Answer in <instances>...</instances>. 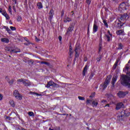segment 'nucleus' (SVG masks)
Listing matches in <instances>:
<instances>
[{
    "label": "nucleus",
    "mask_w": 130,
    "mask_h": 130,
    "mask_svg": "<svg viewBox=\"0 0 130 130\" xmlns=\"http://www.w3.org/2000/svg\"><path fill=\"white\" fill-rule=\"evenodd\" d=\"M117 78H118V77L117 76V74H115L113 76V78H112V81H111V83L112 84L113 87H114V84H115V82L117 80Z\"/></svg>",
    "instance_id": "10"
},
{
    "label": "nucleus",
    "mask_w": 130,
    "mask_h": 130,
    "mask_svg": "<svg viewBox=\"0 0 130 130\" xmlns=\"http://www.w3.org/2000/svg\"><path fill=\"white\" fill-rule=\"evenodd\" d=\"M17 21L18 22H21L22 21V17L20 16L17 17Z\"/></svg>",
    "instance_id": "34"
},
{
    "label": "nucleus",
    "mask_w": 130,
    "mask_h": 130,
    "mask_svg": "<svg viewBox=\"0 0 130 130\" xmlns=\"http://www.w3.org/2000/svg\"><path fill=\"white\" fill-rule=\"evenodd\" d=\"M123 71L124 72H127V75L122 76L121 84V85H123V86H125V87L130 88V72H128V71H129V66H128V64L125 67Z\"/></svg>",
    "instance_id": "1"
},
{
    "label": "nucleus",
    "mask_w": 130,
    "mask_h": 130,
    "mask_svg": "<svg viewBox=\"0 0 130 130\" xmlns=\"http://www.w3.org/2000/svg\"><path fill=\"white\" fill-rule=\"evenodd\" d=\"M62 38H61V36H59V37H58V39H59V41H61Z\"/></svg>",
    "instance_id": "52"
},
{
    "label": "nucleus",
    "mask_w": 130,
    "mask_h": 130,
    "mask_svg": "<svg viewBox=\"0 0 130 130\" xmlns=\"http://www.w3.org/2000/svg\"><path fill=\"white\" fill-rule=\"evenodd\" d=\"M37 7L38 8V9H42V8H43V6H42V3H38L37 4Z\"/></svg>",
    "instance_id": "26"
},
{
    "label": "nucleus",
    "mask_w": 130,
    "mask_h": 130,
    "mask_svg": "<svg viewBox=\"0 0 130 130\" xmlns=\"http://www.w3.org/2000/svg\"><path fill=\"white\" fill-rule=\"evenodd\" d=\"M109 107V104H107L104 107Z\"/></svg>",
    "instance_id": "56"
},
{
    "label": "nucleus",
    "mask_w": 130,
    "mask_h": 130,
    "mask_svg": "<svg viewBox=\"0 0 130 130\" xmlns=\"http://www.w3.org/2000/svg\"><path fill=\"white\" fill-rule=\"evenodd\" d=\"M16 99H17V100H22L23 99V96L21 94H19L15 96Z\"/></svg>",
    "instance_id": "22"
},
{
    "label": "nucleus",
    "mask_w": 130,
    "mask_h": 130,
    "mask_svg": "<svg viewBox=\"0 0 130 130\" xmlns=\"http://www.w3.org/2000/svg\"><path fill=\"white\" fill-rule=\"evenodd\" d=\"M72 54H73V51H69V56L70 57L72 56Z\"/></svg>",
    "instance_id": "44"
},
{
    "label": "nucleus",
    "mask_w": 130,
    "mask_h": 130,
    "mask_svg": "<svg viewBox=\"0 0 130 130\" xmlns=\"http://www.w3.org/2000/svg\"><path fill=\"white\" fill-rule=\"evenodd\" d=\"M28 114L29 116H34V113L33 112H28Z\"/></svg>",
    "instance_id": "33"
},
{
    "label": "nucleus",
    "mask_w": 130,
    "mask_h": 130,
    "mask_svg": "<svg viewBox=\"0 0 130 130\" xmlns=\"http://www.w3.org/2000/svg\"><path fill=\"white\" fill-rule=\"evenodd\" d=\"M24 40H25V41H26L27 43H28V44H30V42L29 41V40H28V39H27V38H24Z\"/></svg>",
    "instance_id": "43"
},
{
    "label": "nucleus",
    "mask_w": 130,
    "mask_h": 130,
    "mask_svg": "<svg viewBox=\"0 0 130 130\" xmlns=\"http://www.w3.org/2000/svg\"><path fill=\"white\" fill-rule=\"evenodd\" d=\"M106 37L107 38V39H108L107 41L109 42V41H110V37H109L108 35H106Z\"/></svg>",
    "instance_id": "36"
},
{
    "label": "nucleus",
    "mask_w": 130,
    "mask_h": 130,
    "mask_svg": "<svg viewBox=\"0 0 130 130\" xmlns=\"http://www.w3.org/2000/svg\"><path fill=\"white\" fill-rule=\"evenodd\" d=\"M102 50V39L101 40V41L99 44V52H100Z\"/></svg>",
    "instance_id": "24"
},
{
    "label": "nucleus",
    "mask_w": 130,
    "mask_h": 130,
    "mask_svg": "<svg viewBox=\"0 0 130 130\" xmlns=\"http://www.w3.org/2000/svg\"><path fill=\"white\" fill-rule=\"evenodd\" d=\"M98 61H100L101 60V57H99L97 59Z\"/></svg>",
    "instance_id": "51"
},
{
    "label": "nucleus",
    "mask_w": 130,
    "mask_h": 130,
    "mask_svg": "<svg viewBox=\"0 0 130 130\" xmlns=\"http://www.w3.org/2000/svg\"><path fill=\"white\" fill-rule=\"evenodd\" d=\"M78 99H79V100H85V98L83 96H79Z\"/></svg>",
    "instance_id": "37"
},
{
    "label": "nucleus",
    "mask_w": 130,
    "mask_h": 130,
    "mask_svg": "<svg viewBox=\"0 0 130 130\" xmlns=\"http://www.w3.org/2000/svg\"><path fill=\"white\" fill-rule=\"evenodd\" d=\"M86 3L87 5H90L91 4V0H86Z\"/></svg>",
    "instance_id": "42"
},
{
    "label": "nucleus",
    "mask_w": 130,
    "mask_h": 130,
    "mask_svg": "<svg viewBox=\"0 0 130 130\" xmlns=\"http://www.w3.org/2000/svg\"><path fill=\"white\" fill-rule=\"evenodd\" d=\"M127 19H128V15L126 13L123 14L120 17V20H121V21H123L124 20H127Z\"/></svg>",
    "instance_id": "14"
},
{
    "label": "nucleus",
    "mask_w": 130,
    "mask_h": 130,
    "mask_svg": "<svg viewBox=\"0 0 130 130\" xmlns=\"http://www.w3.org/2000/svg\"><path fill=\"white\" fill-rule=\"evenodd\" d=\"M3 12H4V11H3V9L0 8V13H2V14H3Z\"/></svg>",
    "instance_id": "53"
},
{
    "label": "nucleus",
    "mask_w": 130,
    "mask_h": 130,
    "mask_svg": "<svg viewBox=\"0 0 130 130\" xmlns=\"http://www.w3.org/2000/svg\"><path fill=\"white\" fill-rule=\"evenodd\" d=\"M50 86L53 87L54 88H58V87H59V85H58V84L54 83L52 81H50L48 82V84H47V87L49 88Z\"/></svg>",
    "instance_id": "5"
},
{
    "label": "nucleus",
    "mask_w": 130,
    "mask_h": 130,
    "mask_svg": "<svg viewBox=\"0 0 130 130\" xmlns=\"http://www.w3.org/2000/svg\"><path fill=\"white\" fill-rule=\"evenodd\" d=\"M36 41L37 42H39V41H40V40L37 38V37H36Z\"/></svg>",
    "instance_id": "50"
},
{
    "label": "nucleus",
    "mask_w": 130,
    "mask_h": 130,
    "mask_svg": "<svg viewBox=\"0 0 130 130\" xmlns=\"http://www.w3.org/2000/svg\"><path fill=\"white\" fill-rule=\"evenodd\" d=\"M79 50H80V47L79 46H76L75 47V58L74 59V60H76L77 57H79V56H80V54L78 53L79 52Z\"/></svg>",
    "instance_id": "9"
},
{
    "label": "nucleus",
    "mask_w": 130,
    "mask_h": 130,
    "mask_svg": "<svg viewBox=\"0 0 130 130\" xmlns=\"http://www.w3.org/2000/svg\"><path fill=\"white\" fill-rule=\"evenodd\" d=\"M124 114L125 116H129L130 113L129 112H126V111H124Z\"/></svg>",
    "instance_id": "29"
},
{
    "label": "nucleus",
    "mask_w": 130,
    "mask_h": 130,
    "mask_svg": "<svg viewBox=\"0 0 130 130\" xmlns=\"http://www.w3.org/2000/svg\"><path fill=\"white\" fill-rule=\"evenodd\" d=\"M63 15H64V11L62 10L61 13V17H63Z\"/></svg>",
    "instance_id": "41"
},
{
    "label": "nucleus",
    "mask_w": 130,
    "mask_h": 130,
    "mask_svg": "<svg viewBox=\"0 0 130 130\" xmlns=\"http://www.w3.org/2000/svg\"><path fill=\"white\" fill-rule=\"evenodd\" d=\"M7 31H11V29H10V28H9V27H8V28H7Z\"/></svg>",
    "instance_id": "59"
},
{
    "label": "nucleus",
    "mask_w": 130,
    "mask_h": 130,
    "mask_svg": "<svg viewBox=\"0 0 130 130\" xmlns=\"http://www.w3.org/2000/svg\"><path fill=\"white\" fill-rule=\"evenodd\" d=\"M127 94H128V92L127 91L124 92L122 91H120L117 93V95L119 98H123V97H125V96L127 95Z\"/></svg>",
    "instance_id": "8"
},
{
    "label": "nucleus",
    "mask_w": 130,
    "mask_h": 130,
    "mask_svg": "<svg viewBox=\"0 0 130 130\" xmlns=\"http://www.w3.org/2000/svg\"><path fill=\"white\" fill-rule=\"evenodd\" d=\"M5 50H8V51H9L11 53H18V52H21V50H20V49H12L6 47L5 48Z\"/></svg>",
    "instance_id": "6"
},
{
    "label": "nucleus",
    "mask_w": 130,
    "mask_h": 130,
    "mask_svg": "<svg viewBox=\"0 0 130 130\" xmlns=\"http://www.w3.org/2000/svg\"><path fill=\"white\" fill-rule=\"evenodd\" d=\"M122 47H123V44L121 43H118V49H122Z\"/></svg>",
    "instance_id": "25"
},
{
    "label": "nucleus",
    "mask_w": 130,
    "mask_h": 130,
    "mask_svg": "<svg viewBox=\"0 0 130 130\" xmlns=\"http://www.w3.org/2000/svg\"><path fill=\"white\" fill-rule=\"evenodd\" d=\"M13 10H14V12H16V8L15 7V6H13Z\"/></svg>",
    "instance_id": "54"
},
{
    "label": "nucleus",
    "mask_w": 130,
    "mask_h": 130,
    "mask_svg": "<svg viewBox=\"0 0 130 130\" xmlns=\"http://www.w3.org/2000/svg\"><path fill=\"white\" fill-rule=\"evenodd\" d=\"M93 77H94V74L91 73L89 76L90 79H92V78H93Z\"/></svg>",
    "instance_id": "45"
},
{
    "label": "nucleus",
    "mask_w": 130,
    "mask_h": 130,
    "mask_svg": "<svg viewBox=\"0 0 130 130\" xmlns=\"http://www.w3.org/2000/svg\"><path fill=\"white\" fill-rule=\"evenodd\" d=\"M113 2H115V3H117V2L118 1V0H113Z\"/></svg>",
    "instance_id": "60"
},
{
    "label": "nucleus",
    "mask_w": 130,
    "mask_h": 130,
    "mask_svg": "<svg viewBox=\"0 0 130 130\" xmlns=\"http://www.w3.org/2000/svg\"><path fill=\"white\" fill-rule=\"evenodd\" d=\"M69 51H73V49H72V48H70Z\"/></svg>",
    "instance_id": "58"
},
{
    "label": "nucleus",
    "mask_w": 130,
    "mask_h": 130,
    "mask_svg": "<svg viewBox=\"0 0 130 130\" xmlns=\"http://www.w3.org/2000/svg\"><path fill=\"white\" fill-rule=\"evenodd\" d=\"M90 30V25L88 26V33H89V31Z\"/></svg>",
    "instance_id": "55"
},
{
    "label": "nucleus",
    "mask_w": 130,
    "mask_h": 130,
    "mask_svg": "<svg viewBox=\"0 0 130 130\" xmlns=\"http://www.w3.org/2000/svg\"><path fill=\"white\" fill-rule=\"evenodd\" d=\"M9 23H10V24H12V22L11 21L9 22Z\"/></svg>",
    "instance_id": "62"
},
{
    "label": "nucleus",
    "mask_w": 130,
    "mask_h": 130,
    "mask_svg": "<svg viewBox=\"0 0 130 130\" xmlns=\"http://www.w3.org/2000/svg\"><path fill=\"white\" fill-rule=\"evenodd\" d=\"M117 35H124V31L121 29L118 30L116 31Z\"/></svg>",
    "instance_id": "18"
},
{
    "label": "nucleus",
    "mask_w": 130,
    "mask_h": 130,
    "mask_svg": "<svg viewBox=\"0 0 130 130\" xmlns=\"http://www.w3.org/2000/svg\"><path fill=\"white\" fill-rule=\"evenodd\" d=\"M88 65H86L83 69V71L82 72V75L83 76H86V73H87V71H88Z\"/></svg>",
    "instance_id": "15"
},
{
    "label": "nucleus",
    "mask_w": 130,
    "mask_h": 130,
    "mask_svg": "<svg viewBox=\"0 0 130 130\" xmlns=\"http://www.w3.org/2000/svg\"><path fill=\"white\" fill-rule=\"evenodd\" d=\"M10 29H11L12 31H15V30H16V27L14 26H11Z\"/></svg>",
    "instance_id": "40"
},
{
    "label": "nucleus",
    "mask_w": 130,
    "mask_h": 130,
    "mask_svg": "<svg viewBox=\"0 0 130 130\" xmlns=\"http://www.w3.org/2000/svg\"><path fill=\"white\" fill-rule=\"evenodd\" d=\"M95 92H93L91 95L90 96V98L94 97L95 96Z\"/></svg>",
    "instance_id": "47"
},
{
    "label": "nucleus",
    "mask_w": 130,
    "mask_h": 130,
    "mask_svg": "<svg viewBox=\"0 0 130 130\" xmlns=\"http://www.w3.org/2000/svg\"><path fill=\"white\" fill-rule=\"evenodd\" d=\"M29 44H28V43L27 42V43H24V45H29Z\"/></svg>",
    "instance_id": "57"
},
{
    "label": "nucleus",
    "mask_w": 130,
    "mask_h": 130,
    "mask_svg": "<svg viewBox=\"0 0 130 130\" xmlns=\"http://www.w3.org/2000/svg\"><path fill=\"white\" fill-rule=\"evenodd\" d=\"M97 105H98V102H97L95 101H93L92 102V106L93 107H97Z\"/></svg>",
    "instance_id": "27"
},
{
    "label": "nucleus",
    "mask_w": 130,
    "mask_h": 130,
    "mask_svg": "<svg viewBox=\"0 0 130 130\" xmlns=\"http://www.w3.org/2000/svg\"><path fill=\"white\" fill-rule=\"evenodd\" d=\"M73 31H74V25H70L67 30L66 35H67V36H71V35H72V34L73 33Z\"/></svg>",
    "instance_id": "4"
},
{
    "label": "nucleus",
    "mask_w": 130,
    "mask_h": 130,
    "mask_svg": "<svg viewBox=\"0 0 130 130\" xmlns=\"http://www.w3.org/2000/svg\"><path fill=\"white\" fill-rule=\"evenodd\" d=\"M9 57H11V55H9Z\"/></svg>",
    "instance_id": "64"
},
{
    "label": "nucleus",
    "mask_w": 130,
    "mask_h": 130,
    "mask_svg": "<svg viewBox=\"0 0 130 130\" xmlns=\"http://www.w3.org/2000/svg\"><path fill=\"white\" fill-rule=\"evenodd\" d=\"M20 94V93H19V91L18 90H15L13 93L14 96L15 97L17 96L18 95Z\"/></svg>",
    "instance_id": "28"
},
{
    "label": "nucleus",
    "mask_w": 130,
    "mask_h": 130,
    "mask_svg": "<svg viewBox=\"0 0 130 130\" xmlns=\"http://www.w3.org/2000/svg\"><path fill=\"white\" fill-rule=\"evenodd\" d=\"M8 11H9V13L12 14V7L9 6Z\"/></svg>",
    "instance_id": "39"
},
{
    "label": "nucleus",
    "mask_w": 130,
    "mask_h": 130,
    "mask_svg": "<svg viewBox=\"0 0 130 130\" xmlns=\"http://www.w3.org/2000/svg\"><path fill=\"white\" fill-rule=\"evenodd\" d=\"M124 105L122 103H119L116 106V110H119L120 108H123Z\"/></svg>",
    "instance_id": "13"
},
{
    "label": "nucleus",
    "mask_w": 130,
    "mask_h": 130,
    "mask_svg": "<svg viewBox=\"0 0 130 130\" xmlns=\"http://www.w3.org/2000/svg\"><path fill=\"white\" fill-rule=\"evenodd\" d=\"M17 4V1L16 0H13V4L16 5Z\"/></svg>",
    "instance_id": "48"
},
{
    "label": "nucleus",
    "mask_w": 130,
    "mask_h": 130,
    "mask_svg": "<svg viewBox=\"0 0 130 130\" xmlns=\"http://www.w3.org/2000/svg\"><path fill=\"white\" fill-rule=\"evenodd\" d=\"M103 23H104L105 26L106 27H107V28H108V24H107V22L106 21V20H103Z\"/></svg>",
    "instance_id": "32"
},
{
    "label": "nucleus",
    "mask_w": 130,
    "mask_h": 130,
    "mask_svg": "<svg viewBox=\"0 0 130 130\" xmlns=\"http://www.w3.org/2000/svg\"><path fill=\"white\" fill-rule=\"evenodd\" d=\"M2 15H3V16H5V18H6L7 20H10V16H9V15L7 13V12H6V10L3 11V12L2 13Z\"/></svg>",
    "instance_id": "17"
},
{
    "label": "nucleus",
    "mask_w": 130,
    "mask_h": 130,
    "mask_svg": "<svg viewBox=\"0 0 130 130\" xmlns=\"http://www.w3.org/2000/svg\"><path fill=\"white\" fill-rule=\"evenodd\" d=\"M71 21H72V19H71V18H69L67 16H66L64 18L63 21L64 22V23H68V22H71Z\"/></svg>",
    "instance_id": "19"
},
{
    "label": "nucleus",
    "mask_w": 130,
    "mask_h": 130,
    "mask_svg": "<svg viewBox=\"0 0 130 130\" xmlns=\"http://www.w3.org/2000/svg\"><path fill=\"white\" fill-rule=\"evenodd\" d=\"M18 83H23L24 86L28 87V86H31V82H30L28 80L25 79H19L17 80Z\"/></svg>",
    "instance_id": "3"
},
{
    "label": "nucleus",
    "mask_w": 130,
    "mask_h": 130,
    "mask_svg": "<svg viewBox=\"0 0 130 130\" xmlns=\"http://www.w3.org/2000/svg\"><path fill=\"white\" fill-rule=\"evenodd\" d=\"M127 8H128V6H126V4H125V3H123L119 6V11H121L126 10Z\"/></svg>",
    "instance_id": "7"
},
{
    "label": "nucleus",
    "mask_w": 130,
    "mask_h": 130,
    "mask_svg": "<svg viewBox=\"0 0 130 130\" xmlns=\"http://www.w3.org/2000/svg\"><path fill=\"white\" fill-rule=\"evenodd\" d=\"M40 63H41V64H46V66H47L48 67H51V64L50 63L48 62H45V61H41L40 62Z\"/></svg>",
    "instance_id": "21"
},
{
    "label": "nucleus",
    "mask_w": 130,
    "mask_h": 130,
    "mask_svg": "<svg viewBox=\"0 0 130 130\" xmlns=\"http://www.w3.org/2000/svg\"><path fill=\"white\" fill-rule=\"evenodd\" d=\"M3 94H0V101H2L3 100Z\"/></svg>",
    "instance_id": "49"
},
{
    "label": "nucleus",
    "mask_w": 130,
    "mask_h": 130,
    "mask_svg": "<svg viewBox=\"0 0 130 130\" xmlns=\"http://www.w3.org/2000/svg\"><path fill=\"white\" fill-rule=\"evenodd\" d=\"M111 80V76H108L105 82L103 84H101V87H102L103 90H105V89L107 88V86H108V84L110 83Z\"/></svg>",
    "instance_id": "2"
},
{
    "label": "nucleus",
    "mask_w": 130,
    "mask_h": 130,
    "mask_svg": "<svg viewBox=\"0 0 130 130\" xmlns=\"http://www.w3.org/2000/svg\"><path fill=\"white\" fill-rule=\"evenodd\" d=\"M118 61H119V58H118L116 61V62L115 63V64H114L113 67V70H115V69H116L117 67V64L118 63Z\"/></svg>",
    "instance_id": "23"
},
{
    "label": "nucleus",
    "mask_w": 130,
    "mask_h": 130,
    "mask_svg": "<svg viewBox=\"0 0 130 130\" xmlns=\"http://www.w3.org/2000/svg\"><path fill=\"white\" fill-rule=\"evenodd\" d=\"M108 32L109 33V34H110V35H111V34H110V31H109V30L108 31Z\"/></svg>",
    "instance_id": "61"
},
{
    "label": "nucleus",
    "mask_w": 130,
    "mask_h": 130,
    "mask_svg": "<svg viewBox=\"0 0 130 130\" xmlns=\"http://www.w3.org/2000/svg\"><path fill=\"white\" fill-rule=\"evenodd\" d=\"M55 130H60V127H59V126L55 127Z\"/></svg>",
    "instance_id": "46"
},
{
    "label": "nucleus",
    "mask_w": 130,
    "mask_h": 130,
    "mask_svg": "<svg viewBox=\"0 0 130 130\" xmlns=\"http://www.w3.org/2000/svg\"><path fill=\"white\" fill-rule=\"evenodd\" d=\"M107 101L105 100H103L101 102V104L102 105H104V104H107Z\"/></svg>",
    "instance_id": "31"
},
{
    "label": "nucleus",
    "mask_w": 130,
    "mask_h": 130,
    "mask_svg": "<svg viewBox=\"0 0 130 130\" xmlns=\"http://www.w3.org/2000/svg\"><path fill=\"white\" fill-rule=\"evenodd\" d=\"M97 31H98V25H97V21L94 20L93 27V33H95Z\"/></svg>",
    "instance_id": "11"
},
{
    "label": "nucleus",
    "mask_w": 130,
    "mask_h": 130,
    "mask_svg": "<svg viewBox=\"0 0 130 130\" xmlns=\"http://www.w3.org/2000/svg\"><path fill=\"white\" fill-rule=\"evenodd\" d=\"M53 15H54V11H53V9H51L49 13V20H50V21L52 20V18H53Z\"/></svg>",
    "instance_id": "12"
},
{
    "label": "nucleus",
    "mask_w": 130,
    "mask_h": 130,
    "mask_svg": "<svg viewBox=\"0 0 130 130\" xmlns=\"http://www.w3.org/2000/svg\"><path fill=\"white\" fill-rule=\"evenodd\" d=\"M91 102H92V101H91V100H87L86 101V104H91Z\"/></svg>",
    "instance_id": "38"
},
{
    "label": "nucleus",
    "mask_w": 130,
    "mask_h": 130,
    "mask_svg": "<svg viewBox=\"0 0 130 130\" xmlns=\"http://www.w3.org/2000/svg\"><path fill=\"white\" fill-rule=\"evenodd\" d=\"M6 80L7 81L8 83L10 84V85H13L14 83V79L10 80L8 76L6 77Z\"/></svg>",
    "instance_id": "16"
},
{
    "label": "nucleus",
    "mask_w": 130,
    "mask_h": 130,
    "mask_svg": "<svg viewBox=\"0 0 130 130\" xmlns=\"http://www.w3.org/2000/svg\"><path fill=\"white\" fill-rule=\"evenodd\" d=\"M30 93L31 94H32V93L35 94V95H37V96H41L42 95V94H39V93H38L37 92H30Z\"/></svg>",
    "instance_id": "35"
},
{
    "label": "nucleus",
    "mask_w": 130,
    "mask_h": 130,
    "mask_svg": "<svg viewBox=\"0 0 130 130\" xmlns=\"http://www.w3.org/2000/svg\"><path fill=\"white\" fill-rule=\"evenodd\" d=\"M2 42H4L5 43H9L10 42V40H9L7 38H2L1 39Z\"/></svg>",
    "instance_id": "20"
},
{
    "label": "nucleus",
    "mask_w": 130,
    "mask_h": 130,
    "mask_svg": "<svg viewBox=\"0 0 130 130\" xmlns=\"http://www.w3.org/2000/svg\"><path fill=\"white\" fill-rule=\"evenodd\" d=\"M119 117H122V115L119 116Z\"/></svg>",
    "instance_id": "63"
},
{
    "label": "nucleus",
    "mask_w": 130,
    "mask_h": 130,
    "mask_svg": "<svg viewBox=\"0 0 130 130\" xmlns=\"http://www.w3.org/2000/svg\"><path fill=\"white\" fill-rule=\"evenodd\" d=\"M10 103L12 107H14L15 106V102L13 100H11L10 101Z\"/></svg>",
    "instance_id": "30"
}]
</instances>
